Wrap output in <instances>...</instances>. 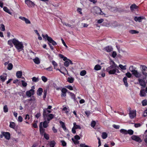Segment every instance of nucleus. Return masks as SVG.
<instances>
[{
    "label": "nucleus",
    "instance_id": "f257e3e1",
    "mask_svg": "<svg viewBox=\"0 0 147 147\" xmlns=\"http://www.w3.org/2000/svg\"><path fill=\"white\" fill-rule=\"evenodd\" d=\"M12 43L17 50H20L19 51V52L23 49L24 46L22 42H19L17 40L14 38L12 40Z\"/></svg>",
    "mask_w": 147,
    "mask_h": 147
},
{
    "label": "nucleus",
    "instance_id": "f03ea898",
    "mask_svg": "<svg viewBox=\"0 0 147 147\" xmlns=\"http://www.w3.org/2000/svg\"><path fill=\"white\" fill-rule=\"evenodd\" d=\"M42 36L43 38H45L46 40V39L48 41V43L50 47H51V46H52L51 43L52 45L54 46L56 45H57V43L53 40L51 37L49 36L47 34H46L45 36L44 34H42Z\"/></svg>",
    "mask_w": 147,
    "mask_h": 147
},
{
    "label": "nucleus",
    "instance_id": "7ed1b4c3",
    "mask_svg": "<svg viewBox=\"0 0 147 147\" xmlns=\"http://www.w3.org/2000/svg\"><path fill=\"white\" fill-rule=\"evenodd\" d=\"M133 66H131L129 67L130 71L132 72V74L134 75L136 78H140L141 77L142 75L140 72H138V71L135 69H131V68H133Z\"/></svg>",
    "mask_w": 147,
    "mask_h": 147
},
{
    "label": "nucleus",
    "instance_id": "20e7f679",
    "mask_svg": "<svg viewBox=\"0 0 147 147\" xmlns=\"http://www.w3.org/2000/svg\"><path fill=\"white\" fill-rule=\"evenodd\" d=\"M142 73L144 75L142 77L143 79H146L147 77V67L145 65H142Z\"/></svg>",
    "mask_w": 147,
    "mask_h": 147
},
{
    "label": "nucleus",
    "instance_id": "39448f33",
    "mask_svg": "<svg viewBox=\"0 0 147 147\" xmlns=\"http://www.w3.org/2000/svg\"><path fill=\"white\" fill-rule=\"evenodd\" d=\"M94 13L97 14L103 15L104 13L101 11V9L97 6H95L94 7Z\"/></svg>",
    "mask_w": 147,
    "mask_h": 147
},
{
    "label": "nucleus",
    "instance_id": "423d86ee",
    "mask_svg": "<svg viewBox=\"0 0 147 147\" xmlns=\"http://www.w3.org/2000/svg\"><path fill=\"white\" fill-rule=\"evenodd\" d=\"M51 112V111L49 110V109L46 108H45L43 109V117L44 120H46V118L47 117V115H49V113Z\"/></svg>",
    "mask_w": 147,
    "mask_h": 147
},
{
    "label": "nucleus",
    "instance_id": "0eeeda50",
    "mask_svg": "<svg viewBox=\"0 0 147 147\" xmlns=\"http://www.w3.org/2000/svg\"><path fill=\"white\" fill-rule=\"evenodd\" d=\"M131 138L133 140L139 143H141L142 141L139 137L137 135H133L131 136Z\"/></svg>",
    "mask_w": 147,
    "mask_h": 147
},
{
    "label": "nucleus",
    "instance_id": "6e6552de",
    "mask_svg": "<svg viewBox=\"0 0 147 147\" xmlns=\"http://www.w3.org/2000/svg\"><path fill=\"white\" fill-rule=\"evenodd\" d=\"M25 3L29 7H34L35 4L30 0H25Z\"/></svg>",
    "mask_w": 147,
    "mask_h": 147
},
{
    "label": "nucleus",
    "instance_id": "1a4fd4ad",
    "mask_svg": "<svg viewBox=\"0 0 147 147\" xmlns=\"http://www.w3.org/2000/svg\"><path fill=\"white\" fill-rule=\"evenodd\" d=\"M112 62L113 63L112 65L107 68V71L112 69L113 68H116V67H117L118 68H119V67L113 61H112Z\"/></svg>",
    "mask_w": 147,
    "mask_h": 147
},
{
    "label": "nucleus",
    "instance_id": "9d476101",
    "mask_svg": "<svg viewBox=\"0 0 147 147\" xmlns=\"http://www.w3.org/2000/svg\"><path fill=\"white\" fill-rule=\"evenodd\" d=\"M138 82L140 85L142 86L143 88H144L146 86V83L144 79H138Z\"/></svg>",
    "mask_w": 147,
    "mask_h": 147
},
{
    "label": "nucleus",
    "instance_id": "9b49d317",
    "mask_svg": "<svg viewBox=\"0 0 147 147\" xmlns=\"http://www.w3.org/2000/svg\"><path fill=\"white\" fill-rule=\"evenodd\" d=\"M136 111L131 110L129 111V116L131 119H132L134 118V117H136Z\"/></svg>",
    "mask_w": 147,
    "mask_h": 147
},
{
    "label": "nucleus",
    "instance_id": "f8f14e48",
    "mask_svg": "<svg viewBox=\"0 0 147 147\" xmlns=\"http://www.w3.org/2000/svg\"><path fill=\"white\" fill-rule=\"evenodd\" d=\"M145 19V18L144 16L135 17L134 18V20L136 22H141L142 20Z\"/></svg>",
    "mask_w": 147,
    "mask_h": 147
},
{
    "label": "nucleus",
    "instance_id": "ddd939ff",
    "mask_svg": "<svg viewBox=\"0 0 147 147\" xmlns=\"http://www.w3.org/2000/svg\"><path fill=\"white\" fill-rule=\"evenodd\" d=\"M146 93H147V91H146V88L145 90H141L140 92V95L141 97L146 96Z\"/></svg>",
    "mask_w": 147,
    "mask_h": 147
},
{
    "label": "nucleus",
    "instance_id": "4468645a",
    "mask_svg": "<svg viewBox=\"0 0 147 147\" xmlns=\"http://www.w3.org/2000/svg\"><path fill=\"white\" fill-rule=\"evenodd\" d=\"M2 134L5 136V138L7 140H9L10 138V134L9 132H3Z\"/></svg>",
    "mask_w": 147,
    "mask_h": 147
},
{
    "label": "nucleus",
    "instance_id": "2eb2a0df",
    "mask_svg": "<svg viewBox=\"0 0 147 147\" xmlns=\"http://www.w3.org/2000/svg\"><path fill=\"white\" fill-rule=\"evenodd\" d=\"M61 97L65 96H66V93L67 91V90L65 88H62L61 90Z\"/></svg>",
    "mask_w": 147,
    "mask_h": 147
},
{
    "label": "nucleus",
    "instance_id": "dca6fc26",
    "mask_svg": "<svg viewBox=\"0 0 147 147\" xmlns=\"http://www.w3.org/2000/svg\"><path fill=\"white\" fill-rule=\"evenodd\" d=\"M104 50L107 52L112 51L113 50V48L111 46H107L104 48Z\"/></svg>",
    "mask_w": 147,
    "mask_h": 147
},
{
    "label": "nucleus",
    "instance_id": "f3484780",
    "mask_svg": "<svg viewBox=\"0 0 147 147\" xmlns=\"http://www.w3.org/2000/svg\"><path fill=\"white\" fill-rule=\"evenodd\" d=\"M114 11L115 12H118L119 13L124 12L125 11V10L124 9L121 8H115V9Z\"/></svg>",
    "mask_w": 147,
    "mask_h": 147
},
{
    "label": "nucleus",
    "instance_id": "a211bd4d",
    "mask_svg": "<svg viewBox=\"0 0 147 147\" xmlns=\"http://www.w3.org/2000/svg\"><path fill=\"white\" fill-rule=\"evenodd\" d=\"M138 6H137L136 4L134 3L130 7V9L132 11L134 10V9H138Z\"/></svg>",
    "mask_w": 147,
    "mask_h": 147
},
{
    "label": "nucleus",
    "instance_id": "6ab92c4d",
    "mask_svg": "<svg viewBox=\"0 0 147 147\" xmlns=\"http://www.w3.org/2000/svg\"><path fill=\"white\" fill-rule=\"evenodd\" d=\"M47 120L48 121H49L50 120L53 119L54 117V115L53 114H50L47 115Z\"/></svg>",
    "mask_w": 147,
    "mask_h": 147
},
{
    "label": "nucleus",
    "instance_id": "aec40b11",
    "mask_svg": "<svg viewBox=\"0 0 147 147\" xmlns=\"http://www.w3.org/2000/svg\"><path fill=\"white\" fill-rule=\"evenodd\" d=\"M22 72L21 71H18L16 72V76L17 78H20L22 76Z\"/></svg>",
    "mask_w": 147,
    "mask_h": 147
},
{
    "label": "nucleus",
    "instance_id": "412c9836",
    "mask_svg": "<svg viewBox=\"0 0 147 147\" xmlns=\"http://www.w3.org/2000/svg\"><path fill=\"white\" fill-rule=\"evenodd\" d=\"M43 92V89L41 88H39L37 92V94L39 96H40Z\"/></svg>",
    "mask_w": 147,
    "mask_h": 147
},
{
    "label": "nucleus",
    "instance_id": "4be33fe9",
    "mask_svg": "<svg viewBox=\"0 0 147 147\" xmlns=\"http://www.w3.org/2000/svg\"><path fill=\"white\" fill-rule=\"evenodd\" d=\"M33 61L35 63L37 64H39L40 62L39 59L38 57H36L33 59Z\"/></svg>",
    "mask_w": 147,
    "mask_h": 147
},
{
    "label": "nucleus",
    "instance_id": "5701e85b",
    "mask_svg": "<svg viewBox=\"0 0 147 147\" xmlns=\"http://www.w3.org/2000/svg\"><path fill=\"white\" fill-rule=\"evenodd\" d=\"M49 123V122L45 121L43 122V126L44 128H47L48 126V124Z\"/></svg>",
    "mask_w": 147,
    "mask_h": 147
},
{
    "label": "nucleus",
    "instance_id": "b1692460",
    "mask_svg": "<svg viewBox=\"0 0 147 147\" xmlns=\"http://www.w3.org/2000/svg\"><path fill=\"white\" fill-rule=\"evenodd\" d=\"M59 123L60 125H61L62 128L63 129L65 130H66V128L65 126L64 123L61 121H60L59 122Z\"/></svg>",
    "mask_w": 147,
    "mask_h": 147
},
{
    "label": "nucleus",
    "instance_id": "393cba45",
    "mask_svg": "<svg viewBox=\"0 0 147 147\" xmlns=\"http://www.w3.org/2000/svg\"><path fill=\"white\" fill-rule=\"evenodd\" d=\"M101 66L100 65L97 64L94 67V69L97 71L100 70L101 69Z\"/></svg>",
    "mask_w": 147,
    "mask_h": 147
},
{
    "label": "nucleus",
    "instance_id": "a878e982",
    "mask_svg": "<svg viewBox=\"0 0 147 147\" xmlns=\"http://www.w3.org/2000/svg\"><path fill=\"white\" fill-rule=\"evenodd\" d=\"M3 9L5 11L11 15V13L10 12L9 10V9L7 7H4L3 8Z\"/></svg>",
    "mask_w": 147,
    "mask_h": 147
},
{
    "label": "nucleus",
    "instance_id": "bb28decb",
    "mask_svg": "<svg viewBox=\"0 0 147 147\" xmlns=\"http://www.w3.org/2000/svg\"><path fill=\"white\" fill-rule=\"evenodd\" d=\"M107 134L105 132H103L102 133V137L103 139H105L107 137Z\"/></svg>",
    "mask_w": 147,
    "mask_h": 147
},
{
    "label": "nucleus",
    "instance_id": "cd10ccee",
    "mask_svg": "<svg viewBox=\"0 0 147 147\" xmlns=\"http://www.w3.org/2000/svg\"><path fill=\"white\" fill-rule=\"evenodd\" d=\"M129 32L131 34H138L139 33V32L138 31L132 30H130Z\"/></svg>",
    "mask_w": 147,
    "mask_h": 147
},
{
    "label": "nucleus",
    "instance_id": "c85d7f7f",
    "mask_svg": "<svg viewBox=\"0 0 147 147\" xmlns=\"http://www.w3.org/2000/svg\"><path fill=\"white\" fill-rule=\"evenodd\" d=\"M123 81L126 87H127L128 84L127 82V78L126 77H124L123 78Z\"/></svg>",
    "mask_w": 147,
    "mask_h": 147
},
{
    "label": "nucleus",
    "instance_id": "c756f323",
    "mask_svg": "<svg viewBox=\"0 0 147 147\" xmlns=\"http://www.w3.org/2000/svg\"><path fill=\"white\" fill-rule=\"evenodd\" d=\"M107 72H108L110 74H114L115 73V70L114 68L113 69L109 70L108 71H107Z\"/></svg>",
    "mask_w": 147,
    "mask_h": 147
},
{
    "label": "nucleus",
    "instance_id": "7c9ffc66",
    "mask_svg": "<svg viewBox=\"0 0 147 147\" xmlns=\"http://www.w3.org/2000/svg\"><path fill=\"white\" fill-rule=\"evenodd\" d=\"M55 144V142L53 140L51 141L50 143V147H54Z\"/></svg>",
    "mask_w": 147,
    "mask_h": 147
},
{
    "label": "nucleus",
    "instance_id": "2f4dec72",
    "mask_svg": "<svg viewBox=\"0 0 147 147\" xmlns=\"http://www.w3.org/2000/svg\"><path fill=\"white\" fill-rule=\"evenodd\" d=\"M118 67H119L121 69L123 70H125L126 69V65L123 66L121 64H119Z\"/></svg>",
    "mask_w": 147,
    "mask_h": 147
},
{
    "label": "nucleus",
    "instance_id": "473e14b6",
    "mask_svg": "<svg viewBox=\"0 0 147 147\" xmlns=\"http://www.w3.org/2000/svg\"><path fill=\"white\" fill-rule=\"evenodd\" d=\"M74 79L72 77H69L67 79V81L70 83H72L74 82Z\"/></svg>",
    "mask_w": 147,
    "mask_h": 147
},
{
    "label": "nucleus",
    "instance_id": "72a5a7b5",
    "mask_svg": "<svg viewBox=\"0 0 147 147\" xmlns=\"http://www.w3.org/2000/svg\"><path fill=\"white\" fill-rule=\"evenodd\" d=\"M74 127H74L75 129H81V127H80V126L79 125H77L76 124V123H74Z\"/></svg>",
    "mask_w": 147,
    "mask_h": 147
},
{
    "label": "nucleus",
    "instance_id": "f704fd0d",
    "mask_svg": "<svg viewBox=\"0 0 147 147\" xmlns=\"http://www.w3.org/2000/svg\"><path fill=\"white\" fill-rule=\"evenodd\" d=\"M120 132L124 134H127V131L124 129H121L120 130Z\"/></svg>",
    "mask_w": 147,
    "mask_h": 147
},
{
    "label": "nucleus",
    "instance_id": "c9c22d12",
    "mask_svg": "<svg viewBox=\"0 0 147 147\" xmlns=\"http://www.w3.org/2000/svg\"><path fill=\"white\" fill-rule=\"evenodd\" d=\"M1 79L3 82H4L6 79L7 76L3 75L1 76H0Z\"/></svg>",
    "mask_w": 147,
    "mask_h": 147
},
{
    "label": "nucleus",
    "instance_id": "e433bc0d",
    "mask_svg": "<svg viewBox=\"0 0 147 147\" xmlns=\"http://www.w3.org/2000/svg\"><path fill=\"white\" fill-rule=\"evenodd\" d=\"M15 123L13 122H11L10 123L9 127L11 128L15 129Z\"/></svg>",
    "mask_w": 147,
    "mask_h": 147
},
{
    "label": "nucleus",
    "instance_id": "4c0bfd02",
    "mask_svg": "<svg viewBox=\"0 0 147 147\" xmlns=\"http://www.w3.org/2000/svg\"><path fill=\"white\" fill-rule=\"evenodd\" d=\"M86 73V72L85 70H82L80 73V75L82 76H84L85 75Z\"/></svg>",
    "mask_w": 147,
    "mask_h": 147
},
{
    "label": "nucleus",
    "instance_id": "58836bf2",
    "mask_svg": "<svg viewBox=\"0 0 147 147\" xmlns=\"http://www.w3.org/2000/svg\"><path fill=\"white\" fill-rule=\"evenodd\" d=\"M69 59H67V60L65 61L64 63V66L67 67L69 66Z\"/></svg>",
    "mask_w": 147,
    "mask_h": 147
},
{
    "label": "nucleus",
    "instance_id": "ea45409f",
    "mask_svg": "<svg viewBox=\"0 0 147 147\" xmlns=\"http://www.w3.org/2000/svg\"><path fill=\"white\" fill-rule=\"evenodd\" d=\"M68 93L70 94L72 98L74 99V100H76V99L75 98L76 96L74 94L72 93V92H68Z\"/></svg>",
    "mask_w": 147,
    "mask_h": 147
},
{
    "label": "nucleus",
    "instance_id": "a19ab883",
    "mask_svg": "<svg viewBox=\"0 0 147 147\" xmlns=\"http://www.w3.org/2000/svg\"><path fill=\"white\" fill-rule=\"evenodd\" d=\"M13 65L11 63H9L8 65L7 69L9 70H11L13 67Z\"/></svg>",
    "mask_w": 147,
    "mask_h": 147
},
{
    "label": "nucleus",
    "instance_id": "79ce46f5",
    "mask_svg": "<svg viewBox=\"0 0 147 147\" xmlns=\"http://www.w3.org/2000/svg\"><path fill=\"white\" fill-rule=\"evenodd\" d=\"M3 111L5 113L7 112L8 111V109L6 105H5L3 107Z\"/></svg>",
    "mask_w": 147,
    "mask_h": 147
},
{
    "label": "nucleus",
    "instance_id": "37998d69",
    "mask_svg": "<svg viewBox=\"0 0 147 147\" xmlns=\"http://www.w3.org/2000/svg\"><path fill=\"white\" fill-rule=\"evenodd\" d=\"M45 129L43 128H40V134L41 135H42L45 133Z\"/></svg>",
    "mask_w": 147,
    "mask_h": 147
},
{
    "label": "nucleus",
    "instance_id": "c03bdc74",
    "mask_svg": "<svg viewBox=\"0 0 147 147\" xmlns=\"http://www.w3.org/2000/svg\"><path fill=\"white\" fill-rule=\"evenodd\" d=\"M142 105L143 106H146L147 105V100H144L142 102Z\"/></svg>",
    "mask_w": 147,
    "mask_h": 147
},
{
    "label": "nucleus",
    "instance_id": "a18cd8bd",
    "mask_svg": "<svg viewBox=\"0 0 147 147\" xmlns=\"http://www.w3.org/2000/svg\"><path fill=\"white\" fill-rule=\"evenodd\" d=\"M21 82L22 85L23 87H25L27 86V83L24 81L22 80L21 81Z\"/></svg>",
    "mask_w": 147,
    "mask_h": 147
},
{
    "label": "nucleus",
    "instance_id": "49530a36",
    "mask_svg": "<svg viewBox=\"0 0 147 147\" xmlns=\"http://www.w3.org/2000/svg\"><path fill=\"white\" fill-rule=\"evenodd\" d=\"M127 134H129L130 135H132L134 133L133 131L131 129H129L127 131Z\"/></svg>",
    "mask_w": 147,
    "mask_h": 147
},
{
    "label": "nucleus",
    "instance_id": "de8ad7c7",
    "mask_svg": "<svg viewBox=\"0 0 147 147\" xmlns=\"http://www.w3.org/2000/svg\"><path fill=\"white\" fill-rule=\"evenodd\" d=\"M62 145L63 146H66V143L63 140H61L60 141Z\"/></svg>",
    "mask_w": 147,
    "mask_h": 147
},
{
    "label": "nucleus",
    "instance_id": "09e8293b",
    "mask_svg": "<svg viewBox=\"0 0 147 147\" xmlns=\"http://www.w3.org/2000/svg\"><path fill=\"white\" fill-rule=\"evenodd\" d=\"M41 78L42 80L44 82H46L47 80V78L45 76H42L41 77Z\"/></svg>",
    "mask_w": 147,
    "mask_h": 147
},
{
    "label": "nucleus",
    "instance_id": "8fccbe9b",
    "mask_svg": "<svg viewBox=\"0 0 147 147\" xmlns=\"http://www.w3.org/2000/svg\"><path fill=\"white\" fill-rule=\"evenodd\" d=\"M44 137L47 140H48L49 139V136L48 134L46 133H44Z\"/></svg>",
    "mask_w": 147,
    "mask_h": 147
},
{
    "label": "nucleus",
    "instance_id": "3c124183",
    "mask_svg": "<svg viewBox=\"0 0 147 147\" xmlns=\"http://www.w3.org/2000/svg\"><path fill=\"white\" fill-rule=\"evenodd\" d=\"M47 90H44V92H43V97L44 99H45L47 95Z\"/></svg>",
    "mask_w": 147,
    "mask_h": 147
},
{
    "label": "nucleus",
    "instance_id": "603ef678",
    "mask_svg": "<svg viewBox=\"0 0 147 147\" xmlns=\"http://www.w3.org/2000/svg\"><path fill=\"white\" fill-rule=\"evenodd\" d=\"M71 140L75 144L79 143V141H78V140H75L73 138H72Z\"/></svg>",
    "mask_w": 147,
    "mask_h": 147
},
{
    "label": "nucleus",
    "instance_id": "864d4df0",
    "mask_svg": "<svg viewBox=\"0 0 147 147\" xmlns=\"http://www.w3.org/2000/svg\"><path fill=\"white\" fill-rule=\"evenodd\" d=\"M96 124V123L95 121H92L91 123V126L92 127H95Z\"/></svg>",
    "mask_w": 147,
    "mask_h": 147
},
{
    "label": "nucleus",
    "instance_id": "5fc2aeb1",
    "mask_svg": "<svg viewBox=\"0 0 147 147\" xmlns=\"http://www.w3.org/2000/svg\"><path fill=\"white\" fill-rule=\"evenodd\" d=\"M32 81L34 82H36L38 81V78L34 77L32 78Z\"/></svg>",
    "mask_w": 147,
    "mask_h": 147
},
{
    "label": "nucleus",
    "instance_id": "6e6d98bb",
    "mask_svg": "<svg viewBox=\"0 0 147 147\" xmlns=\"http://www.w3.org/2000/svg\"><path fill=\"white\" fill-rule=\"evenodd\" d=\"M117 55L116 52L115 51H114L113 52L112 54V57L113 58H115Z\"/></svg>",
    "mask_w": 147,
    "mask_h": 147
},
{
    "label": "nucleus",
    "instance_id": "4d7b16f0",
    "mask_svg": "<svg viewBox=\"0 0 147 147\" xmlns=\"http://www.w3.org/2000/svg\"><path fill=\"white\" fill-rule=\"evenodd\" d=\"M53 65H54V68H56V67H57V63L54 61H52Z\"/></svg>",
    "mask_w": 147,
    "mask_h": 147
},
{
    "label": "nucleus",
    "instance_id": "13d9d810",
    "mask_svg": "<svg viewBox=\"0 0 147 147\" xmlns=\"http://www.w3.org/2000/svg\"><path fill=\"white\" fill-rule=\"evenodd\" d=\"M126 76L128 78H130L131 76V74L129 72H128L125 74Z\"/></svg>",
    "mask_w": 147,
    "mask_h": 147
},
{
    "label": "nucleus",
    "instance_id": "bf43d9fd",
    "mask_svg": "<svg viewBox=\"0 0 147 147\" xmlns=\"http://www.w3.org/2000/svg\"><path fill=\"white\" fill-rule=\"evenodd\" d=\"M26 95L28 97H30L32 95V94L29 90L26 91Z\"/></svg>",
    "mask_w": 147,
    "mask_h": 147
},
{
    "label": "nucleus",
    "instance_id": "052dcab7",
    "mask_svg": "<svg viewBox=\"0 0 147 147\" xmlns=\"http://www.w3.org/2000/svg\"><path fill=\"white\" fill-rule=\"evenodd\" d=\"M65 87L70 90H73L72 87L71 86L68 85L65 86Z\"/></svg>",
    "mask_w": 147,
    "mask_h": 147
},
{
    "label": "nucleus",
    "instance_id": "680f3d73",
    "mask_svg": "<svg viewBox=\"0 0 147 147\" xmlns=\"http://www.w3.org/2000/svg\"><path fill=\"white\" fill-rule=\"evenodd\" d=\"M24 21L26 24H30L31 23L30 21L28 19L26 18L25 19Z\"/></svg>",
    "mask_w": 147,
    "mask_h": 147
},
{
    "label": "nucleus",
    "instance_id": "e2e57ef3",
    "mask_svg": "<svg viewBox=\"0 0 147 147\" xmlns=\"http://www.w3.org/2000/svg\"><path fill=\"white\" fill-rule=\"evenodd\" d=\"M1 31H4L5 30V27L4 25L3 24H1Z\"/></svg>",
    "mask_w": 147,
    "mask_h": 147
},
{
    "label": "nucleus",
    "instance_id": "0e129e2a",
    "mask_svg": "<svg viewBox=\"0 0 147 147\" xmlns=\"http://www.w3.org/2000/svg\"><path fill=\"white\" fill-rule=\"evenodd\" d=\"M23 120V118L21 116H19L18 117V121L20 122H22Z\"/></svg>",
    "mask_w": 147,
    "mask_h": 147
},
{
    "label": "nucleus",
    "instance_id": "69168bd1",
    "mask_svg": "<svg viewBox=\"0 0 147 147\" xmlns=\"http://www.w3.org/2000/svg\"><path fill=\"white\" fill-rule=\"evenodd\" d=\"M113 127L116 129H119L120 127V126L119 125H117L114 124L113 125Z\"/></svg>",
    "mask_w": 147,
    "mask_h": 147
},
{
    "label": "nucleus",
    "instance_id": "338daca9",
    "mask_svg": "<svg viewBox=\"0 0 147 147\" xmlns=\"http://www.w3.org/2000/svg\"><path fill=\"white\" fill-rule=\"evenodd\" d=\"M74 138L76 140H80V137L78 135L75 136H74Z\"/></svg>",
    "mask_w": 147,
    "mask_h": 147
},
{
    "label": "nucleus",
    "instance_id": "774afa93",
    "mask_svg": "<svg viewBox=\"0 0 147 147\" xmlns=\"http://www.w3.org/2000/svg\"><path fill=\"white\" fill-rule=\"evenodd\" d=\"M80 146L81 147H88L87 145H85V144H80Z\"/></svg>",
    "mask_w": 147,
    "mask_h": 147
}]
</instances>
